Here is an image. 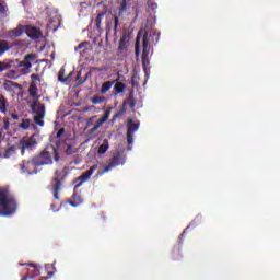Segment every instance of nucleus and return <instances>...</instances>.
Listing matches in <instances>:
<instances>
[{
  "mask_svg": "<svg viewBox=\"0 0 280 280\" xmlns=\"http://www.w3.org/2000/svg\"><path fill=\"white\" fill-rule=\"evenodd\" d=\"M38 55L27 54L24 56V59L21 61L19 59H13L14 67L12 70L5 72L4 78L9 80H16L19 75H27L32 73V66L36 65L38 61Z\"/></svg>",
  "mask_w": 280,
  "mask_h": 280,
  "instance_id": "f257e3e1",
  "label": "nucleus"
},
{
  "mask_svg": "<svg viewBox=\"0 0 280 280\" xmlns=\"http://www.w3.org/2000/svg\"><path fill=\"white\" fill-rule=\"evenodd\" d=\"M154 37L156 43H159V35L152 31H145L142 37V67L144 71L150 66V49L152 43H154Z\"/></svg>",
  "mask_w": 280,
  "mask_h": 280,
  "instance_id": "f03ea898",
  "label": "nucleus"
},
{
  "mask_svg": "<svg viewBox=\"0 0 280 280\" xmlns=\"http://www.w3.org/2000/svg\"><path fill=\"white\" fill-rule=\"evenodd\" d=\"M69 175V167L65 166L62 171H56L55 177L51 179V191L55 200H60V191H62V183Z\"/></svg>",
  "mask_w": 280,
  "mask_h": 280,
  "instance_id": "7ed1b4c3",
  "label": "nucleus"
},
{
  "mask_svg": "<svg viewBox=\"0 0 280 280\" xmlns=\"http://www.w3.org/2000/svg\"><path fill=\"white\" fill-rule=\"evenodd\" d=\"M108 117H110V109H107L97 121H95L97 116L90 117L86 121V128H90L88 130V135H90V137H97V130H100V128H102V126L108 121Z\"/></svg>",
  "mask_w": 280,
  "mask_h": 280,
  "instance_id": "20e7f679",
  "label": "nucleus"
},
{
  "mask_svg": "<svg viewBox=\"0 0 280 280\" xmlns=\"http://www.w3.org/2000/svg\"><path fill=\"white\" fill-rule=\"evenodd\" d=\"M0 207L3 215H12L16 211V200L8 198V190H0Z\"/></svg>",
  "mask_w": 280,
  "mask_h": 280,
  "instance_id": "39448f33",
  "label": "nucleus"
},
{
  "mask_svg": "<svg viewBox=\"0 0 280 280\" xmlns=\"http://www.w3.org/2000/svg\"><path fill=\"white\" fill-rule=\"evenodd\" d=\"M126 161H124V158H121V152L117 151L113 154L112 159L108 162V165H106L103 171H98V176H102L103 174H106L110 172V170H115V167H118V165H124Z\"/></svg>",
  "mask_w": 280,
  "mask_h": 280,
  "instance_id": "423d86ee",
  "label": "nucleus"
},
{
  "mask_svg": "<svg viewBox=\"0 0 280 280\" xmlns=\"http://www.w3.org/2000/svg\"><path fill=\"white\" fill-rule=\"evenodd\" d=\"M21 170L23 172H27V174H37L38 173V163H36V158H31L30 160H24L20 164Z\"/></svg>",
  "mask_w": 280,
  "mask_h": 280,
  "instance_id": "0eeeda50",
  "label": "nucleus"
},
{
  "mask_svg": "<svg viewBox=\"0 0 280 280\" xmlns=\"http://www.w3.org/2000/svg\"><path fill=\"white\" fill-rule=\"evenodd\" d=\"M139 126L140 122L139 120H132L130 119L128 121V129H127V143L129 145H132L133 141H135V132H137V130H139Z\"/></svg>",
  "mask_w": 280,
  "mask_h": 280,
  "instance_id": "6e6552de",
  "label": "nucleus"
},
{
  "mask_svg": "<svg viewBox=\"0 0 280 280\" xmlns=\"http://www.w3.org/2000/svg\"><path fill=\"white\" fill-rule=\"evenodd\" d=\"M38 167L43 165H51L54 163V159L51 158V153L49 151L44 150L38 155L34 156Z\"/></svg>",
  "mask_w": 280,
  "mask_h": 280,
  "instance_id": "1a4fd4ad",
  "label": "nucleus"
},
{
  "mask_svg": "<svg viewBox=\"0 0 280 280\" xmlns=\"http://www.w3.org/2000/svg\"><path fill=\"white\" fill-rule=\"evenodd\" d=\"M95 170H97V164L92 165L90 167V170L84 172L81 176H79L75 179V183H78V184L74 186V191H75V189H79V187H82V184L86 183V180H89V178H91V176H93V174H95Z\"/></svg>",
  "mask_w": 280,
  "mask_h": 280,
  "instance_id": "9d476101",
  "label": "nucleus"
},
{
  "mask_svg": "<svg viewBox=\"0 0 280 280\" xmlns=\"http://www.w3.org/2000/svg\"><path fill=\"white\" fill-rule=\"evenodd\" d=\"M95 170H97V164L92 165L90 167V170L84 172L81 176H79L75 179V183H78V184L74 186V191H75V189H79V187H82V184L86 183V180H89V178H91V176H93V174H95Z\"/></svg>",
  "mask_w": 280,
  "mask_h": 280,
  "instance_id": "9b49d317",
  "label": "nucleus"
},
{
  "mask_svg": "<svg viewBox=\"0 0 280 280\" xmlns=\"http://www.w3.org/2000/svg\"><path fill=\"white\" fill-rule=\"evenodd\" d=\"M95 170H97V164L92 165L90 167V170L84 172L81 176H79L75 179V183H78V184L74 186V191H75V189H79V187H82V184L86 183V180H89V178H91V176H93V174H95Z\"/></svg>",
  "mask_w": 280,
  "mask_h": 280,
  "instance_id": "f8f14e48",
  "label": "nucleus"
},
{
  "mask_svg": "<svg viewBox=\"0 0 280 280\" xmlns=\"http://www.w3.org/2000/svg\"><path fill=\"white\" fill-rule=\"evenodd\" d=\"M36 145H37V142L34 137L22 138L20 140V150H21L22 156H23V154H25V150H32V149L36 148Z\"/></svg>",
  "mask_w": 280,
  "mask_h": 280,
  "instance_id": "ddd939ff",
  "label": "nucleus"
},
{
  "mask_svg": "<svg viewBox=\"0 0 280 280\" xmlns=\"http://www.w3.org/2000/svg\"><path fill=\"white\" fill-rule=\"evenodd\" d=\"M24 32L26 36H28V38L32 40H38V38H43V32L38 27L24 25Z\"/></svg>",
  "mask_w": 280,
  "mask_h": 280,
  "instance_id": "4468645a",
  "label": "nucleus"
},
{
  "mask_svg": "<svg viewBox=\"0 0 280 280\" xmlns=\"http://www.w3.org/2000/svg\"><path fill=\"white\" fill-rule=\"evenodd\" d=\"M25 34V25L19 24L18 27L7 31V37L10 40H14V38H21Z\"/></svg>",
  "mask_w": 280,
  "mask_h": 280,
  "instance_id": "2eb2a0df",
  "label": "nucleus"
},
{
  "mask_svg": "<svg viewBox=\"0 0 280 280\" xmlns=\"http://www.w3.org/2000/svg\"><path fill=\"white\" fill-rule=\"evenodd\" d=\"M31 110L35 113V117H45V104L35 101L31 104Z\"/></svg>",
  "mask_w": 280,
  "mask_h": 280,
  "instance_id": "dca6fc26",
  "label": "nucleus"
},
{
  "mask_svg": "<svg viewBox=\"0 0 280 280\" xmlns=\"http://www.w3.org/2000/svg\"><path fill=\"white\" fill-rule=\"evenodd\" d=\"M14 62L13 59L0 60V73H3V71H12V69H14Z\"/></svg>",
  "mask_w": 280,
  "mask_h": 280,
  "instance_id": "f3484780",
  "label": "nucleus"
},
{
  "mask_svg": "<svg viewBox=\"0 0 280 280\" xmlns=\"http://www.w3.org/2000/svg\"><path fill=\"white\" fill-rule=\"evenodd\" d=\"M12 47H14V45L10 44V42L5 39H0V58L1 56H4L5 54H8V51H10Z\"/></svg>",
  "mask_w": 280,
  "mask_h": 280,
  "instance_id": "a211bd4d",
  "label": "nucleus"
},
{
  "mask_svg": "<svg viewBox=\"0 0 280 280\" xmlns=\"http://www.w3.org/2000/svg\"><path fill=\"white\" fill-rule=\"evenodd\" d=\"M82 202H84V198H82V196L78 192H73L71 199L68 201V205H70L71 207H80Z\"/></svg>",
  "mask_w": 280,
  "mask_h": 280,
  "instance_id": "6ab92c4d",
  "label": "nucleus"
},
{
  "mask_svg": "<svg viewBox=\"0 0 280 280\" xmlns=\"http://www.w3.org/2000/svg\"><path fill=\"white\" fill-rule=\"evenodd\" d=\"M45 272H46V277H44V279H51V277H54V275H56L57 270H56V262L55 264H46L45 265Z\"/></svg>",
  "mask_w": 280,
  "mask_h": 280,
  "instance_id": "aec40b11",
  "label": "nucleus"
},
{
  "mask_svg": "<svg viewBox=\"0 0 280 280\" xmlns=\"http://www.w3.org/2000/svg\"><path fill=\"white\" fill-rule=\"evenodd\" d=\"M106 12H108V8L104 7V9L97 13L96 20H95V27L96 30H100V27H102V21L104 19V16H106Z\"/></svg>",
  "mask_w": 280,
  "mask_h": 280,
  "instance_id": "412c9836",
  "label": "nucleus"
},
{
  "mask_svg": "<svg viewBox=\"0 0 280 280\" xmlns=\"http://www.w3.org/2000/svg\"><path fill=\"white\" fill-rule=\"evenodd\" d=\"M0 113L5 115L8 113V98L0 94Z\"/></svg>",
  "mask_w": 280,
  "mask_h": 280,
  "instance_id": "4be33fe9",
  "label": "nucleus"
},
{
  "mask_svg": "<svg viewBox=\"0 0 280 280\" xmlns=\"http://www.w3.org/2000/svg\"><path fill=\"white\" fill-rule=\"evenodd\" d=\"M115 82H117V80L104 82L101 86V93L103 95H104V93H108V91H110V89H113V84H115Z\"/></svg>",
  "mask_w": 280,
  "mask_h": 280,
  "instance_id": "5701e85b",
  "label": "nucleus"
},
{
  "mask_svg": "<svg viewBox=\"0 0 280 280\" xmlns=\"http://www.w3.org/2000/svg\"><path fill=\"white\" fill-rule=\"evenodd\" d=\"M108 148H110V144L108 143V139H104L103 143L98 147L97 153L106 154V152H108Z\"/></svg>",
  "mask_w": 280,
  "mask_h": 280,
  "instance_id": "b1692460",
  "label": "nucleus"
},
{
  "mask_svg": "<svg viewBox=\"0 0 280 280\" xmlns=\"http://www.w3.org/2000/svg\"><path fill=\"white\" fill-rule=\"evenodd\" d=\"M173 261H180L183 259V254L180 253V246L174 247L172 253Z\"/></svg>",
  "mask_w": 280,
  "mask_h": 280,
  "instance_id": "393cba45",
  "label": "nucleus"
},
{
  "mask_svg": "<svg viewBox=\"0 0 280 280\" xmlns=\"http://www.w3.org/2000/svg\"><path fill=\"white\" fill-rule=\"evenodd\" d=\"M63 148L67 156H71L72 154H75V152H78V149L73 147V144H69L67 142L65 143Z\"/></svg>",
  "mask_w": 280,
  "mask_h": 280,
  "instance_id": "a878e982",
  "label": "nucleus"
},
{
  "mask_svg": "<svg viewBox=\"0 0 280 280\" xmlns=\"http://www.w3.org/2000/svg\"><path fill=\"white\" fill-rule=\"evenodd\" d=\"M114 91L116 95H119V93H124V91H126V84H124L122 82H117L116 80Z\"/></svg>",
  "mask_w": 280,
  "mask_h": 280,
  "instance_id": "bb28decb",
  "label": "nucleus"
},
{
  "mask_svg": "<svg viewBox=\"0 0 280 280\" xmlns=\"http://www.w3.org/2000/svg\"><path fill=\"white\" fill-rule=\"evenodd\" d=\"M124 104H128L129 107L135 108L137 106V101L135 100V94L131 92L127 98V102Z\"/></svg>",
  "mask_w": 280,
  "mask_h": 280,
  "instance_id": "cd10ccee",
  "label": "nucleus"
},
{
  "mask_svg": "<svg viewBox=\"0 0 280 280\" xmlns=\"http://www.w3.org/2000/svg\"><path fill=\"white\" fill-rule=\"evenodd\" d=\"M65 73H66L65 68H61V69L59 70V72H58V81H59V82H62V83L69 82V77H65Z\"/></svg>",
  "mask_w": 280,
  "mask_h": 280,
  "instance_id": "c85d7f7f",
  "label": "nucleus"
},
{
  "mask_svg": "<svg viewBox=\"0 0 280 280\" xmlns=\"http://www.w3.org/2000/svg\"><path fill=\"white\" fill-rule=\"evenodd\" d=\"M37 94H38V88L35 84H31L28 88L30 97H36Z\"/></svg>",
  "mask_w": 280,
  "mask_h": 280,
  "instance_id": "c756f323",
  "label": "nucleus"
},
{
  "mask_svg": "<svg viewBox=\"0 0 280 280\" xmlns=\"http://www.w3.org/2000/svg\"><path fill=\"white\" fill-rule=\"evenodd\" d=\"M8 16V7L3 5V3L0 2V19H5Z\"/></svg>",
  "mask_w": 280,
  "mask_h": 280,
  "instance_id": "7c9ffc66",
  "label": "nucleus"
},
{
  "mask_svg": "<svg viewBox=\"0 0 280 280\" xmlns=\"http://www.w3.org/2000/svg\"><path fill=\"white\" fill-rule=\"evenodd\" d=\"M43 119H45V116H34L33 117V121H35V124L40 127L45 126V120H43Z\"/></svg>",
  "mask_w": 280,
  "mask_h": 280,
  "instance_id": "2f4dec72",
  "label": "nucleus"
},
{
  "mask_svg": "<svg viewBox=\"0 0 280 280\" xmlns=\"http://www.w3.org/2000/svg\"><path fill=\"white\" fill-rule=\"evenodd\" d=\"M141 32L138 33L137 38H136V44H135V49H136V56H139V48H140V43H141Z\"/></svg>",
  "mask_w": 280,
  "mask_h": 280,
  "instance_id": "473e14b6",
  "label": "nucleus"
},
{
  "mask_svg": "<svg viewBox=\"0 0 280 280\" xmlns=\"http://www.w3.org/2000/svg\"><path fill=\"white\" fill-rule=\"evenodd\" d=\"M14 152H16V148L10 147L4 151V159H10V156H12Z\"/></svg>",
  "mask_w": 280,
  "mask_h": 280,
  "instance_id": "72a5a7b5",
  "label": "nucleus"
},
{
  "mask_svg": "<svg viewBox=\"0 0 280 280\" xmlns=\"http://www.w3.org/2000/svg\"><path fill=\"white\" fill-rule=\"evenodd\" d=\"M127 9H128V3L126 2V0H122L119 7L120 11L118 13V16H121Z\"/></svg>",
  "mask_w": 280,
  "mask_h": 280,
  "instance_id": "f704fd0d",
  "label": "nucleus"
},
{
  "mask_svg": "<svg viewBox=\"0 0 280 280\" xmlns=\"http://www.w3.org/2000/svg\"><path fill=\"white\" fill-rule=\"evenodd\" d=\"M93 71H100V68L97 67H92L90 68V71L85 73L84 80H89V78H93Z\"/></svg>",
  "mask_w": 280,
  "mask_h": 280,
  "instance_id": "c9c22d12",
  "label": "nucleus"
},
{
  "mask_svg": "<svg viewBox=\"0 0 280 280\" xmlns=\"http://www.w3.org/2000/svg\"><path fill=\"white\" fill-rule=\"evenodd\" d=\"M104 100H106L105 97H102L100 95H94L91 98L92 104H102V102H104Z\"/></svg>",
  "mask_w": 280,
  "mask_h": 280,
  "instance_id": "e433bc0d",
  "label": "nucleus"
},
{
  "mask_svg": "<svg viewBox=\"0 0 280 280\" xmlns=\"http://www.w3.org/2000/svg\"><path fill=\"white\" fill-rule=\"evenodd\" d=\"M20 128H22V130H28L30 129V119H23L22 122L20 124Z\"/></svg>",
  "mask_w": 280,
  "mask_h": 280,
  "instance_id": "4c0bfd02",
  "label": "nucleus"
},
{
  "mask_svg": "<svg viewBox=\"0 0 280 280\" xmlns=\"http://www.w3.org/2000/svg\"><path fill=\"white\" fill-rule=\"evenodd\" d=\"M117 27H119V18L117 15L114 16V34L117 35Z\"/></svg>",
  "mask_w": 280,
  "mask_h": 280,
  "instance_id": "58836bf2",
  "label": "nucleus"
},
{
  "mask_svg": "<svg viewBox=\"0 0 280 280\" xmlns=\"http://www.w3.org/2000/svg\"><path fill=\"white\" fill-rule=\"evenodd\" d=\"M10 86H19V84L10 80L4 81V89H10Z\"/></svg>",
  "mask_w": 280,
  "mask_h": 280,
  "instance_id": "ea45409f",
  "label": "nucleus"
},
{
  "mask_svg": "<svg viewBox=\"0 0 280 280\" xmlns=\"http://www.w3.org/2000/svg\"><path fill=\"white\" fill-rule=\"evenodd\" d=\"M84 82H86V79H82V73H78L77 75V83L80 84H84Z\"/></svg>",
  "mask_w": 280,
  "mask_h": 280,
  "instance_id": "a19ab883",
  "label": "nucleus"
},
{
  "mask_svg": "<svg viewBox=\"0 0 280 280\" xmlns=\"http://www.w3.org/2000/svg\"><path fill=\"white\" fill-rule=\"evenodd\" d=\"M131 85L132 86H139V78L137 75H132Z\"/></svg>",
  "mask_w": 280,
  "mask_h": 280,
  "instance_id": "79ce46f5",
  "label": "nucleus"
},
{
  "mask_svg": "<svg viewBox=\"0 0 280 280\" xmlns=\"http://www.w3.org/2000/svg\"><path fill=\"white\" fill-rule=\"evenodd\" d=\"M3 124H4V130H10V118L4 117L3 118Z\"/></svg>",
  "mask_w": 280,
  "mask_h": 280,
  "instance_id": "37998d69",
  "label": "nucleus"
},
{
  "mask_svg": "<svg viewBox=\"0 0 280 280\" xmlns=\"http://www.w3.org/2000/svg\"><path fill=\"white\" fill-rule=\"evenodd\" d=\"M126 47V39L120 38L118 49L122 51V49Z\"/></svg>",
  "mask_w": 280,
  "mask_h": 280,
  "instance_id": "c03bdc74",
  "label": "nucleus"
},
{
  "mask_svg": "<svg viewBox=\"0 0 280 280\" xmlns=\"http://www.w3.org/2000/svg\"><path fill=\"white\" fill-rule=\"evenodd\" d=\"M21 266H30L31 268H35V270H38V265L34 262H25V264H21Z\"/></svg>",
  "mask_w": 280,
  "mask_h": 280,
  "instance_id": "a18cd8bd",
  "label": "nucleus"
},
{
  "mask_svg": "<svg viewBox=\"0 0 280 280\" xmlns=\"http://www.w3.org/2000/svg\"><path fill=\"white\" fill-rule=\"evenodd\" d=\"M52 151H54V159L55 161H60V154H58V151L56 150V148H52Z\"/></svg>",
  "mask_w": 280,
  "mask_h": 280,
  "instance_id": "49530a36",
  "label": "nucleus"
},
{
  "mask_svg": "<svg viewBox=\"0 0 280 280\" xmlns=\"http://www.w3.org/2000/svg\"><path fill=\"white\" fill-rule=\"evenodd\" d=\"M31 80H32L33 82H36V81L40 80V77H39L38 74H36V73H33V74L31 75Z\"/></svg>",
  "mask_w": 280,
  "mask_h": 280,
  "instance_id": "de8ad7c7",
  "label": "nucleus"
},
{
  "mask_svg": "<svg viewBox=\"0 0 280 280\" xmlns=\"http://www.w3.org/2000/svg\"><path fill=\"white\" fill-rule=\"evenodd\" d=\"M149 8H150V10H156L159 8V4L155 2H151V3H149Z\"/></svg>",
  "mask_w": 280,
  "mask_h": 280,
  "instance_id": "09e8293b",
  "label": "nucleus"
},
{
  "mask_svg": "<svg viewBox=\"0 0 280 280\" xmlns=\"http://www.w3.org/2000/svg\"><path fill=\"white\" fill-rule=\"evenodd\" d=\"M62 135H65V128H61V129L58 130L57 139H60V137H62Z\"/></svg>",
  "mask_w": 280,
  "mask_h": 280,
  "instance_id": "8fccbe9b",
  "label": "nucleus"
},
{
  "mask_svg": "<svg viewBox=\"0 0 280 280\" xmlns=\"http://www.w3.org/2000/svg\"><path fill=\"white\" fill-rule=\"evenodd\" d=\"M109 32H110V24H107V26H106V36H108Z\"/></svg>",
  "mask_w": 280,
  "mask_h": 280,
  "instance_id": "3c124183",
  "label": "nucleus"
},
{
  "mask_svg": "<svg viewBox=\"0 0 280 280\" xmlns=\"http://www.w3.org/2000/svg\"><path fill=\"white\" fill-rule=\"evenodd\" d=\"M11 117H12V119H14V120H18V119H19V115H16V114H11Z\"/></svg>",
  "mask_w": 280,
  "mask_h": 280,
  "instance_id": "603ef678",
  "label": "nucleus"
},
{
  "mask_svg": "<svg viewBox=\"0 0 280 280\" xmlns=\"http://www.w3.org/2000/svg\"><path fill=\"white\" fill-rule=\"evenodd\" d=\"M84 47V43L78 45L77 49H82Z\"/></svg>",
  "mask_w": 280,
  "mask_h": 280,
  "instance_id": "864d4df0",
  "label": "nucleus"
},
{
  "mask_svg": "<svg viewBox=\"0 0 280 280\" xmlns=\"http://www.w3.org/2000/svg\"><path fill=\"white\" fill-rule=\"evenodd\" d=\"M50 208L52 209V211H56V205H51Z\"/></svg>",
  "mask_w": 280,
  "mask_h": 280,
  "instance_id": "5fc2aeb1",
  "label": "nucleus"
},
{
  "mask_svg": "<svg viewBox=\"0 0 280 280\" xmlns=\"http://www.w3.org/2000/svg\"><path fill=\"white\" fill-rule=\"evenodd\" d=\"M71 75H73V72H70V73L68 74L69 80H71Z\"/></svg>",
  "mask_w": 280,
  "mask_h": 280,
  "instance_id": "6e6d98bb",
  "label": "nucleus"
}]
</instances>
